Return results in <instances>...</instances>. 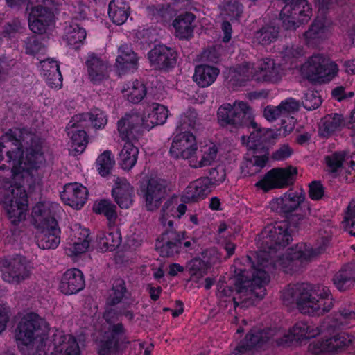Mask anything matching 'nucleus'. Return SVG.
<instances>
[{"label": "nucleus", "mask_w": 355, "mask_h": 355, "mask_svg": "<svg viewBox=\"0 0 355 355\" xmlns=\"http://www.w3.org/2000/svg\"><path fill=\"white\" fill-rule=\"evenodd\" d=\"M197 113L195 110H189L180 116L178 124L177 130L188 131L189 128H194L198 121Z\"/></svg>", "instance_id": "obj_51"}, {"label": "nucleus", "mask_w": 355, "mask_h": 355, "mask_svg": "<svg viewBox=\"0 0 355 355\" xmlns=\"http://www.w3.org/2000/svg\"><path fill=\"white\" fill-rule=\"evenodd\" d=\"M81 238V239H90L89 230L86 228L82 227L78 224H75L71 228V234L70 238Z\"/></svg>", "instance_id": "obj_64"}, {"label": "nucleus", "mask_w": 355, "mask_h": 355, "mask_svg": "<svg viewBox=\"0 0 355 355\" xmlns=\"http://www.w3.org/2000/svg\"><path fill=\"white\" fill-rule=\"evenodd\" d=\"M243 10V6L239 0H230L224 6V11L227 15L233 19L241 17Z\"/></svg>", "instance_id": "obj_56"}, {"label": "nucleus", "mask_w": 355, "mask_h": 355, "mask_svg": "<svg viewBox=\"0 0 355 355\" xmlns=\"http://www.w3.org/2000/svg\"><path fill=\"white\" fill-rule=\"evenodd\" d=\"M123 332L122 324L119 323L112 327V338L103 341L98 349L99 355H119L118 338L116 336Z\"/></svg>", "instance_id": "obj_43"}, {"label": "nucleus", "mask_w": 355, "mask_h": 355, "mask_svg": "<svg viewBox=\"0 0 355 355\" xmlns=\"http://www.w3.org/2000/svg\"><path fill=\"white\" fill-rule=\"evenodd\" d=\"M41 67L43 76H46L47 73H55L57 77L59 76L60 67L57 61L48 58L41 62Z\"/></svg>", "instance_id": "obj_60"}, {"label": "nucleus", "mask_w": 355, "mask_h": 355, "mask_svg": "<svg viewBox=\"0 0 355 355\" xmlns=\"http://www.w3.org/2000/svg\"><path fill=\"white\" fill-rule=\"evenodd\" d=\"M78 115L86 116L85 120L87 121V127L92 125L95 128H103L107 122V115L100 109L95 108L89 112L79 114Z\"/></svg>", "instance_id": "obj_47"}, {"label": "nucleus", "mask_w": 355, "mask_h": 355, "mask_svg": "<svg viewBox=\"0 0 355 355\" xmlns=\"http://www.w3.org/2000/svg\"><path fill=\"white\" fill-rule=\"evenodd\" d=\"M118 53L116 64L119 69L128 71L137 68L138 58L136 53L128 45H121L119 48Z\"/></svg>", "instance_id": "obj_38"}, {"label": "nucleus", "mask_w": 355, "mask_h": 355, "mask_svg": "<svg viewBox=\"0 0 355 355\" xmlns=\"http://www.w3.org/2000/svg\"><path fill=\"white\" fill-rule=\"evenodd\" d=\"M264 117L269 121H275L277 119H282V128L285 126L286 119L284 118L281 107L278 106L268 105L265 107L263 111Z\"/></svg>", "instance_id": "obj_58"}, {"label": "nucleus", "mask_w": 355, "mask_h": 355, "mask_svg": "<svg viewBox=\"0 0 355 355\" xmlns=\"http://www.w3.org/2000/svg\"><path fill=\"white\" fill-rule=\"evenodd\" d=\"M57 205L50 201H39L32 208L31 218L35 228L46 226L53 227L57 221L53 216V211Z\"/></svg>", "instance_id": "obj_20"}, {"label": "nucleus", "mask_w": 355, "mask_h": 355, "mask_svg": "<svg viewBox=\"0 0 355 355\" xmlns=\"http://www.w3.org/2000/svg\"><path fill=\"white\" fill-rule=\"evenodd\" d=\"M284 3L279 15L286 29L295 30L309 21L312 9L307 0H284Z\"/></svg>", "instance_id": "obj_10"}, {"label": "nucleus", "mask_w": 355, "mask_h": 355, "mask_svg": "<svg viewBox=\"0 0 355 355\" xmlns=\"http://www.w3.org/2000/svg\"><path fill=\"white\" fill-rule=\"evenodd\" d=\"M97 247L102 252L113 251L121 242L119 231L110 227L107 231H99L96 236Z\"/></svg>", "instance_id": "obj_32"}, {"label": "nucleus", "mask_w": 355, "mask_h": 355, "mask_svg": "<svg viewBox=\"0 0 355 355\" xmlns=\"http://www.w3.org/2000/svg\"><path fill=\"white\" fill-rule=\"evenodd\" d=\"M125 291V288L123 286L122 282L120 281L119 284L113 286L108 298L109 303L114 305L120 302L124 296Z\"/></svg>", "instance_id": "obj_59"}, {"label": "nucleus", "mask_w": 355, "mask_h": 355, "mask_svg": "<svg viewBox=\"0 0 355 355\" xmlns=\"http://www.w3.org/2000/svg\"><path fill=\"white\" fill-rule=\"evenodd\" d=\"M354 343V339L352 336L340 332L311 343L308 349L315 355H332Z\"/></svg>", "instance_id": "obj_12"}, {"label": "nucleus", "mask_w": 355, "mask_h": 355, "mask_svg": "<svg viewBox=\"0 0 355 355\" xmlns=\"http://www.w3.org/2000/svg\"><path fill=\"white\" fill-rule=\"evenodd\" d=\"M345 125V121L341 114L337 113L328 114L320 121L319 134L324 137H327L333 133L340 131Z\"/></svg>", "instance_id": "obj_35"}, {"label": "nucleus", "mask_w": 355, "mask_h": 355, "mask_svg": "<svg viewBox=\"0 0 355 355\" xmlns=\"http://www.w3.org/2000/svg\"><path fill=\"white\" fill-rule=\"evenodd\" d=\"M187 206L180 204L175 207L172 202H166L162 210L159 220L164 227H168L169 230L162 234L158 239L156 248L163 257H173L180 251V241L185 238V232H178L173 230V218H180L187 211Z\"/></svg>", "instance_id": "obj_5"}, {"label": "nucleus", "mask_w": 355, "mask_h": 355, "mask_svg": "<svg viewBox=\"0 0 355 355\" xmlns=\"http://www.w3.org/2000/svg\"><path fill=\"white\" fill-rule=\"evenodd\" d=\"M196 150L197 143L193 134L189 131H180L172 141L169 153L174 158L187 159Z\"/></svg>", "instance_id": "obj_18"}, {"label": "nucleus", "mask_w": 355, "mask_h": 355, "mask_svg": "<svg viewBox=\"0 0 355 355\" xmlns=\"http://www.w3.org/2000/svg\"><path fill=\"white\" fill-rule=\"evenodd\" d=\"M148 59L155 69H168L174 67L177 62V53L171 48L165 45H157L151 49Z\"/></svg>", "instance_id": "obj_19"}, {"label": "nucleus", "mask_w": 355, "mask_h": 355, "mask_svg": "<svg viewBox=\"0 0 355 355\" xmlns=\"http://www.w3.org/2000/svg\"><path fill=\"white\" fill-rule=\"evenodd\" d=\"M89 248V241L77 243L69 241L65 246V253L69 257H76L86 252Z\"/></svg>", "instance_id": "obj_55"}, {"label": "nucleus", "mask_w": 355, "mask_h": 355, "mask_svg": "<svg viewBox=\"0 0 355 355\" xmlns=\"http://www.w3.org/2000/svg\"><path fill=\"white\" fill-rule=\"evenodd\" d=\"M302 192L289 191L281 198L273 199L270 206L272 211L279 213H290L298 208L304 200Z\"/></svg>", "instance_id": "obj_23"}, {"label": "nucleus", "mask_w": 355, "mask_h": 355, "mask_svg": "<svg viewBox=\"0 0 355 355\" xmlns=\"http://www.w3.org/2000/svg\"><path fill=\"white\" fill-rule=\"evenodd\" d=\"M268 160V153L259 154L257 150H248L245 159L241 166L244 175L252 176L261 171Z\"/></svg>", "instance_id": "obj_28"}, {"label": "nucleus", "mask_w": 355, "mask_h": 355, "mask_svg": "<svg viewBox=\"0 0 355 355\" xmlns=\"http://www.w3.org/2000/svg\"><path fill=\"white\" fill-rule=\"evenodd\" d=\"M93 209L95 213L104 215L109 223H114L117 217L116 206L110 201L103 200L94 204Z\"/></svg>", "instance_id": "obj_49"}, {"label": "nucleus", "mask_w": 355, "mask_h": 355, "mask_svg": "<svg viewBox=\"0 0 355 355\" xmlns=\"http://www.w3.org/2000/svg\"><path fill=\"white\" fill-rule=\"evenodd\" d=\"M48 1H43L44 5L38 3L33 7L28 16V26L31 31L41 34L45 32L47 26L52 21L53 12L46 6Z\"/></svg>", "instance_id": "obj_21"}, {"label": "nucleus", "mask_w": 355, "mask_h": 355, "mask_svg": "<svg viewBox=\"0 0 355 355\" xmlns=\"http://www.w3.org/2000/svg\"><path fill=\"white\" fill-rule=\"evenodd\" d=\"M345 160V153L336 152L325 157L326 167L329 173H338L343 167Z\"/></svg>", "instance_id": "obj_52"}, {"label": "nucleus", "mask_w": 355, "mask_h": 355, "mask_svg": "<svg viewBox=\"0 0 355 355\" xmlns=\"http://www.w3.org/2000/svg\"><path fill=\"white\" fill-rule=\"evenodd\" d=\"M282 300L285 305H295L302 313L309 315H322L334 306L329 288L322 285L302 284L288 286L283 291Z\"/></svg>", "instance_id": "obj_4"}, {"label": "nucleus", "mask_w": 355, "mask_h": 355, "mask_svg": "<svg viewBox=\"0 0 355 355\" xmlns=\"http://www.w3.org/2000/svg\"><path fill=\"white\" fill-rule=\"evenodd\" d=\"M209 267L210 265L207 262L199 258L193 259L187 264V269L190 275V279L196 282H198L207 275Z\"/></svg>", "instance_id": "obj_45"}, {"label": "nucleus", "mask_w": 355, "mask_h": 355, "mask_svg": "<svg viewBox=\"0 0 355 355\" xmlns=\"http://www.w3.org/2000/svg\"><path fill=\"white\" fill-rule=\"evenodd\" d=\"M38 230L37 243L39 248L42 249H54L60 243V230L58 224L53 227L46 226L41 228H36Z\"/></svg>", "instance_id": "obj_31"}, {"label": "nucleus", "mask_w": 355, "mask_h": 355, "mask_svg": "<svg viewBox=\"0 0 355 355\" xmlns=\"http://www.w3.org/2000/svg\"><path fill=\"white\" fill-rule=\"evenodd\" d=\"M195 17L191 13H184L179 15L173 21V26L175 31V35L180 39H188L193 33L192 25Z\"/></svg>", "instance_id": "obj_39"}, {"label": "nucleus", "mask_w": 355, "mask_h": 355, "mask_svg": "<svg viewBox=\"0 0 355 355\" xmlns=\"http://www.w3.org/2000/svg\"><path fill=\"white\" fill-rule=\"evenodd\" d=\"M130 15V7L125 0H112L109 3L108 15L116 25L123 24Z\"/></svg>", "instance_id": "obj_34"}, {"label": "nucleus", "mask_w": 355, "mask_h": 355, "mask_svg": "<svg viewBox=\"0 0 355 355\" xmlns=\"http://www.w3.org/2000/svg\"><path fill=\"white\" fill-rule=\"evenodd\" d=\"M141 116L136 112L126 114L117 123V130L123 140H130L135 138V133L142 126Z\"/></svg>", "instance_id": "obj_26"}, {"label": "nucleus", "mask_w": 355, "mask_h": 355, "mask_svg": "<svg viewBox=\"0 0 355 355\" xmlns=\"http://www.w3.org/2000/svg\"><path fill=\"white\" fill-rule=\"evenodd\" d=\"M85 117L86 116L75 115L67 126L71 147L77 154L82 153L88 143L87 135L85 130L87 127Z\"/></svg>", "instance_id": "obj_16"}, {"label": "nucleus", "mask_w": 355, "mask_h": 355, "mask_svg": "<svg viewBox=\"0 0 355 355\" xmlns=\"http://www.w3.org/2000/svg\"><path fill=\"white\" fill-rule=\"evenodd\" d=\"M169 191V184L165 180L150 178L141 188L146 209L148 211H155L158 209Z\"/></svg>", "instance_id": "obj_14"}, {"label": "nucleus", "mask_w": 355, "mask_h": 355, "mask_svg": "<svg viewBox=\"0 0 355 355\" xmlns=\"http://www.w3.org/2000/svg\"><path fill=\"white\" fill-rule=\"evenodd\" d=\"M324 193V187L320 182L314 181L309 184V196L312 200H320Z\"/></svg>", "instance_id": "obj_61"}, {"label": "nucleus", "mask_w": 355, "mask_h": 355, "mask_svg": "<svg viewBox=\"0 0 355 355\" xmlns=\"http://www.w3.org/2000/svg\"><path fill=\"white\" fill-rule=\"evenodd\" d=\"M46 83L53 89H60L62 86V76L59 70V76L57 77L55 73H47L46 76H44Z\"/></svg>", "instance_id": "obj_63"}, {"label": "nucleus", "mask_w": 355, "mask_h": 355, "mask_svg": "<svg viewBox=\"0 0 355 355\" xmlns=\"http://www.w3.org/2000/svg\"><path fill=\"white\" fill-rule=\"evenodd\" d=\"M139 149L130 140L124 144L119 153V163L124 170H130L136 164Z\"/></svg>", "instance_id": "obj_40"}, {"label": "nucleus", "mask_w": 355, "mask_h": 355, "mask_svg": "<svg viewBox=\"0 0 355 355\" xmlns=\"http://www.w3.org/2000/svg\"><path fill=\"white\" fill-rule=\"evenodd\" d=\"M278 29L273 26H265L254 35V40L262 45H268L275 40Z\"/></svg>", "instance_id": "obj_50"}, {"label": "nucleus", "mask_w": 355, "mask_h": 355, "mask_svg": "<svg viewBox=\"0 0 355 355\" xmlns=\"http://www.w3.org/2000/svg\"><path fill=\"white\" fill-rule=\"evenodd\" d=\"M337 64L323 54H315L305 62L302 67V74L313 81L330 80L338 71Z\"/></svg>", "instance_id": "obj_9"}, {"label": "nucleus", "mask_w": 355, "mask_h": 355, "mask_svg": "<svg viewBox=\"0 0 355 355\" xmlns=\"http://www.w3.org/2000/svg\"><path fill=\"white\" fill-rule=\"evenodd\" d=\"M167 108L158 103H152L146 108L144 114L141 116L142 127L150 130L153 127L162 125L168 117Z\"/></svg>", "instance_id": "obj_25"}, {"label": "nucleus", "mask_w": 355, "mask_h": 355, "mask_svg": "<svg viewBox=\"0 0 355 355\" xmlns=\"http://www.w3.org/2000/svg\"><path fill=\"white\" fill-rule=\"evenodd\" d=\"M343 223L345 230L355 236V205L348 206L347 215Z\"/></svg>", "instance_id": "obj_57"}, {"label": "nucleus", "mask_w": 355, "mask_h": 355, "mask_svg": "<svg viewBox=\"0 0 355 355\" xmlns=\"http://www.w3.org/2000/svg\"><path fill=\"white\" fill-rule=\"evenodd\" d=\"M209 182V186L213 188L222 184L226 178V173L223 166H217L210 169L209 177H207Z\"/></svg>", "instance_id": "obj_54"}, {"label": "nucleus", "mask_w": 355, "mask_h": 355, "mask_svg": "<svg viewBox=\"0 0 355 355\" xmlns=\"http://www.w3.org/2000/svg\"><path fill=\"white\" fill-rule=\"evenodd\" d=\"M121 92L124 97L133 103H139L146 95L144 84L137 80L125 83Z\"/></svg>", "instance_id": "obj_42"}, {"label": "nucleus", "mask_w": 355, "mask_h": 355, "mask_svg": "<svg viewBox=\"0 0 355 355\" xmlns=\"http://www.w3.org/2000/svg\"><path fill=\"white\" fill-rule=\"evenodd\" d=\"M293 152L288 144H283L272 153V157L275 160H284L291 157Z\"/></svg>", "instance_id": "obj_62"}, {"label": "nucleus", "mask_w": 355, "mask_h": 355, "mask_svg": "<svg viewBox=\"0 0 355 355\" xmlns=\"http://www.w3.org/2000/svg\"><path fill=\"white\" fill-rule=\"evenodd\" d=\"M302 103L307 110H313L321 105L322 100L318 92L309 89L304 93Z\"/></svg>", "instance_id": "obj_53"}, {"label": "nucleus", "mask_w": 355, "mask_h": 355, "mask_svg": "<svg viewBox=\"0 0 355 355\" xmlns=\"http://www.w3.org/2000/svg\"><path fill=\"white\" fill-rule=\"evenodd\" d=\"M355 319V311L352 304L345 306L340 310L339 315L336 318V324H329L328 321H324L321 325L316 324L311 321H300L296 322L289 330L288 334L282 332L280 336L279 345L287 343L291 340L300 341L305 339L314 338L326 330L329 331V326H341L346 324V320Z\"/></svg>", "instance_id": "obj_7"}, {"label": "nucleus", "mask_w": 355, "mask_h": 355, "mask_svg": "<svg viewBox=\"0 0 355 355\" xmlns=\"http://www.w3.org/2000/svg\"><path fill=\"white\" fill-rule=\"evenodd\" d=\"M49 324L35 313L24 315L15 330V339L25 355H80L76 338L71 334L55 330L52 334Z\"/></svg>", "instance_id": "obj_3"}, {"label": "nucleus", "mask_w": 355, "mask_h": 355, "mask_svg": "<svg viewBox=\"0 0 355 355\" xmlns=\"http://www.w3.org/2000/svg\"><path fill=\"white\" fill-rule=\"evenodd\" d=\"M336 286L344 291L352 286L355 282V263L345 266L334 277Z\"/></svg>", "instance_id": "obj_41"}, {"label": "nucleus", "mask_w": 355, "mask_h": 355, "mask_svg": "<svg viewBox=\"0 0 355 355\" xmlns=\"http://www.w3.org/2000/svg\"><path fill=\"white\" fill-rule=\"evenodd\" d=\"M296 174L297 168L293 166L273 168L267 172L255 184V187L265 192L273 189L284 188L293 184Z\"/></svg>", "instance_id": "obj_13"}, {"label": "nucleus", "mask_w": 355, "mask_h": 355, "mask_svg": "<svg viewBox=\"0 0 355 355\" xmlns=\"http://www.w3.org/2000/svg\"><path fill=\"white\" fill-rule=\"evenodd\" d=\"M217 116L221 126L239 128L250 121L251 112L246 103L235 101L233 104L222 105L218 110Z\"/></svg>", "instance_id": "obj_11"}, {"label": "nucleus", "mask_w": 355, "mask_h": 355, "mask_svg": "<svg viewBox=\"0 0 355 355\" xmlns=\"http://www.w3.org/2000/svg\"><path fill=\"white\" fill-rule=\"evenodd\" d=\"M251 123L253 130L251 132L249 137L243 136L241 141L243 144L246 145L249 150H257L259 146L267 141L271 136L272 131L270 130L261 128L259 125L252 122Z\"/></svg>", "instance_id": "obj_33"}, {"label": "nucleus", "mask_w": 355, "mask_h": 355, "mask_svg": "<svg viewBox=\"0 0 355 355\" xmlns=\"http://www.w3.org/2000/svg\"><path fill=\"white\" fill-rule=\"evenodd\" d=\"M284 118L288 121V124L283 126L284 133L286 135L291 132L294 128V119L290 115L299 110L300 103L293 98H288L282 101L279 105Z\"/></svg>", "instance_id": "obj_44"}, {"label": "nucleus", "mask_w": 355, "mask_h": 355, "mask_svg": "<svg viewBox=\"0 0 355 355\" xmlns=\"http://www.w3.org/2000/svg\"><path fill=\"white\" fill-rule=\"evenodd\" d=\"M87 189L80 183L73 182L64 185L60 194L62 202L74 209H80L87 200Z\"/></svg>", "instance_id": "obj_22"}, {"label": "nucleus", "mask_w": 355, "mask_h": 355, "mask_svg": "<svg viewBox=\"0 0 355 355\" xmlns=\"http://www.w3.org/2000/svg\"><path fill=\"white\" fill-rule=\"evenodd\" d=\"M282 331L276 329L260 330L255 328L248 333L245 339L230 355H241L256 347H261L270 339L275 340L279 345Z\"/></svg>", "instance_id": "obj_15"}, {"label": "nucleus", "mask_w": 355, "mask_h": 355, "mask_svg": "<svg viewBox=\"0 0 355 355\" xmlns=\"http://www.w3.org/2000/svg\"><path fill=\"white\" fill-rule=\"evenodd\" d=\"M85 65L88 78L94 84H100L108 78L110 65L103 56L89 53Z\"/></svg>", "instance_id": "obj_17"}, {"label": "nucleus", "mask_w": 355, "mask_h": 355, "mask_svg": "<svg viewBox=\"0 0 355 355\" xmlns=\"http://www.w3.org/2000/svg\"><path fill=\"white\" fill-rule=\"evenodd\" d=\"M114 164V157L110 150H105L102 153L96 161L97 171L101 176L108 175Z\"/></svg>", "instance_id": "obj_46"}, {"label": "nucleus", "mask_w": 355, "mask_h": 355, "mask_svg": "<svg viewBox=\"0 0 355 355\" xmlns=\"http://www.w3.org/2000/svg\"><path fill=\"white\" fill-rule=\"evenodd\" d=\"M33 268L31 263L22 255L16 254L0 259L2 279L12 284H19L29 279Z\"/></svg>", "instance_id": "obj_8"}, {"label": "nucleus", "mask_w": 355, "mask_h": 355, "mask_svg": "<svg viewBox=\"0 0 355 355\" xmlns=\"http://www.w3.org/2000/svg\"><path fill=\"white\" fill-rule=\"evenodd\" d=\"M330 238L329 233L321 236L314 248L305 243L297 244L295 248L288 249L286 254L278 256V259H275L272 254L289 243L291 235L285 221L268 225L259 238L261 249L253 257L247 256L243 260L244 264L252 270L236 267L234 270L235 293H233L234 291L230 288L220 286L219 297L233 295L235 306L253 304L257 300H260L266 295L265 286L270 281L268 272L271 268L279 267L288 272L293 270V266L297 261L304 263L313 260L324 252Z\"/></svg>", "instance_id": "obj_1"}, {"label": "nucleus", "mask_w": 355, "mask_h": 355, "mask_svg": "<svg viewBox=\"0 0 355 355\" xmlns=\"http://www.w3.org/2000/svg\"><path fill=\"white\" fill-rule=\"evenodd\" d=\"M330 34V24L324 19H317L304 33V37L307 44L315 46L328 38Z\"/></svg>", "instance_id": "obj_27"}, {"label": "nucleus", "mask_w": 355, "mask_h": 355, "mask_svg": "<svg viewBox=\"0 0 355 355\" xmlns=\"http://www.w3.org/2000/svg\"><path fill=\"white\" fill-rule=\"evenodd\" d=\"M85 287V280L83 272L77 268L67 270L63 275L60 290L65 295H73L78 293Z\"/></svg>", "instance_id": "obj_24"}, {"label": "nucleus", "mask_w": 355, "mask_h": 355, "mask_svg": "<svg viewBox=\"0 0 355 355\" xmlns=\"http://www.w3.org/2000/svg\"><path fill=\"white\" fill-rule=\"evenodd\" d=\"M201 159L199 162H195L198 166H209L216 160L218 148L215 144L210 143L200 146Z\"/></svg>", "instance_id": "obj_48"}, {"label": "nucleus", "mask_w": 355, "mask_h": 355, "mask_svg": "<svg viewBox=\"0 0 355 355\" xmlns=\"http://www.w3.org/2000/svg\"><path fill=\"white\" fill-rule=\"evenodd\" d=\"M219 69L216 67L200 64L195 68L193 79L201 87L210 86L216 80L219 74Z\"/></svg>", "instance_id": "obj_36"}, {"label": "nucleus", "mask_w": 355, "mask_h": 355, "mask_svg": "<svg viewBox=\"0 0 355 355\" xmlns=\"http://www.w3.org/2000/svg\"><path fill=\"white\" fill-rule=\"evenodd\" d=\"M86 35L85 28L77 24H73L66 27L62 40L67 45L78 49L84 44Z\"/></svg>", "instance_id": "obj_37"}, {"label": "nucleus", "mask_w": 355, "mask_h": 355, "mask_svg": "<svg viewBox=\"0 0 355 355\" xmlns=\"http://www.w3.org/2000/svg\"><path fill=\"white\" fill-rule=\"evenodd\" d=\"M43 144L42 139L26 129H10L0 138V200L13 224L26 218L24 187L34 189L42 183Z\"/></svg>", "instance_id": "obj_2"}, {"label": "nucleus", "mask_w": 355, "mask_h": 355, "mask_svg": "<svg viewBox=\"0 0 355 355\" xmlns=\"http://www.w3.org/2000/svg\"><path fill=\"white\" fill-rule=\"evenodd\" d=\"M112 196L121 208L128 209L132 204L133 187L125 178L118 177L112 189Z\"/></svg>", "instance_id": "obj_30"}, {"label": "nucleus", "mask_w": 355, "mask_h": 355, "mask_svg": "<svg viewBox=\"0 0 355 355\" xmlns=\"http://www.w3.org/2000/svg\"><path fill=\"white\" fill-rule=\"evenodd\" d=\"M207 178H200L191 182L182 196V201L190 202L205 198L211 191Z\"/></svg>", "instance_id": "obj_29"}, {"label": "nucleus", "mask_w": 355, "mask_h": 355, "mask_svg": "<svg viewBox=\"0 0 355 355\" xmlns=\"http://www.w3.org/2000/svg\"><path fill=\"white\" fill-rule=\"evenodd\" d=\"M231 79L236 82H244L254 79L258 82L275 83L282 76V69L273 60L264 58L259 60L254 65L250 62H244L230 71Z\"/></svg>", "instance_id": "obj_6"}]
</instances>
